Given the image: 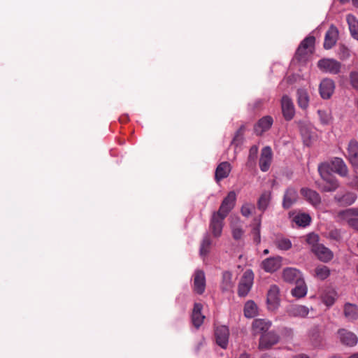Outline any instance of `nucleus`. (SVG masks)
Here are the masks:
<instances>
[{
	"label": "nucleus",
	"instance_id": "1",
	"mask_svg": "<svg viewBox=\"0 0 358 358\" xmlns=\"http://www.w3.org/2000/svg\"><path fill=\"white\" fill-rule=\"evenodd\" d=\"M329 166L327 164H320L318 166V171L326 182V185L322 187L324 192H333L335 191L339 186L338 182L336 178L328 172Z\"/></svg>",
	"mask_w": 358,
	"mask_h": 358
},
{
	"label": "nucleus",
	"instance_id": "2",
	"mask_svg": "<svg viewBox=\"0 0 358 358\" xmlns=\"http://www.w3.org/2000/svg\"><path fill=\"white\" fill-rule=\"evenodd\" d=\"M321 164H327L329 166V173L333 171L341 177H346L348 174L347 165L341 158L334 157L329 162H324Z\"/></svg>",
	"mask_w": 358,
	"mask_h": 358
},
{
	"label": "nucleus",
	"instance_id": "3",
	"mask_svg": "<svg viewBox=\"0 0 358 358\" xmlns=\"http://www.w3.org/2000/svg\"><path fill=\"white\" fill-rule=\"evenodd\" d=\"M254 279V274L252 271H246L239 282L238 293L240 296H246L250 292Z\"/></svg>",
	"mask_w": 358,
	"mask_h": 358
},
{
	"label": "nucleus",
	"instance_id": "4",
	"mask_svg": "<svg viewBox=\"0 0 358 358\" xmlns=\"http://www.w3.org/2000/svg\"><path fill=\"white\" fill-rule=\"evenodd\" d=\"M236 194L234 191L229 192L227 196L223 199L221 206L217 213L226 217L229 212L234 208L236 203Z\"/></svg>",
	"mask_w": 358,
	"mask_h": 358
},
{
	"label": "nucleus",
	"instance_id": "5",
	"mask_svg": "<svg viewBox=\"0 0 358 358\" xmlns=\"http://www.w3.org/2000/svg\"><path fill=\"white\" fill-rule=\"evenodd\" d=\"M317 66L323 72L337 74L340 72L341 63L333 59H322L318 61Z\"/></svg>",
	"mask_w": 358,
	"mask_h": 358
},
{
	"label": "nucleus",
	"instance_id": "6",
	"mask_svg": "<svg viewBox=\"0 0 358 358\" xmlns=\"http://www.w3.org/2000/svg\"><path fill=\"white\" fill-rule=\"evenodd\" d=\"M279 339V336L273 331L264 334L259 338V349L262 350L270 349L278 343Z\"/></svg>",
	"mask_w": 358,
	"mask_h": 358
},
{
	"label": "nucleus",
	"instance_id": "7",
	"mask_svg": "<svg viewBox=\"0 0 358 358\" xmlns=\"http://www.w3.org/2000/svg\"><path fill=\"white\" fill-rule=\"evenodd\" d=\"M225 217L214 212L212 215L209 229L214 237H219L222 234L223 228V222Z\"/></svg>",
	"mask_w": 358,
	"mask_h": 358
},
{
	"label": "nucleus",
	"instance_id": "8",
	"mask_svg": "<svg viewBox=\"0 0 358 358\" xmlns=\"http://www.w3.org/2000/svg\"><path fill=\"white\" fill-rule=\"evenodd\" d=\"M229 331L226 326H219L215 329V337L216 343L223 349H226L228 345Z\"/></svg>",
	"mask_w": 358,
	"mask_h": 358
},
{
	"label": "nucleus",
	"instance_id": "9",
	"mask_svg": "<svg viewBox=\"0 0 358 358\" xmlns=\"http://www.w3.org/2000/svg\"><path fill=\"white\" fill-rule=\"evenodd\" d=\"M281 108L284 118L287 121L293 119L295 109L292 99L287 95H284L281 99Z\"/></svg>",
	"mask_w": 358,
	"mask_h": 358
},
{
	"label": "nucleus",
	"instance_id": "10",
	"mask_svg": "<svg viewBox=\"0 0 358 358\" xmlns=\"http://www.w3.org/2000/svg\"><path fill=\"white\" fill-rule=\"evenodd\" d=\"M279 287L276 285H271L267 293V303L268 309L275 310L280 304Z\"/></svg>",
	"mask_w": 358,
	"mask_h": 358
},
{
	"label": "nucleus",
	"instance_id": "11",
	"mask_svg": "<svg viewBox=\"0 0 358 358\" xmlns=\"http://www.w3.org/2000/svg\"><path fill=\"white\" fill-rule=\"evenodd\" d=\"M337 334L338 338L343 345L352 347L355 345L357 343L358 338L352 331L345 329H340Z\"/></svg>",
	"mask_w": 358,
	"mask_h": 358
},
{
	"label": "nucleus",
	"instance_id": "12",
	"mask_svg": "<svg viewBox=\"0 0 358 358\" xmlns=\"http://www.w3.org/2000/svg\"><path fill=\"white\" fill-rule=\"evenodd\" d=\"M335 88L334 82L329 78H325L320 83L319 87L320 94L322 99H329Z\"/></svg>",
	"mask_w": 358,
	"mask_h": 358
},
{
	"label": "nucleus",
	"instance_id": "13",
	"mask_svg": "<svg viewBox=\"0 0 358 358\" xmlns=\"http://www.w3.org/2000/svg\"><path fill=\"white\" fill-rule=\"evenodd\" d=\"M338 37V29L334 26L331 25L325 34L324 41V48L326 50L331 49L333 46L335 45Z\"/></svg>",
	"mask_w": 358,
	"mask_h": 358
},
{
	"label": "nucleus",
	"instance_id": "14",
	"mask_svg": "<svg viewBox=\"0 0 358 358\" xmlns=\"http://www.w3.org/2000/svg\"><path fill=\"white\" fill-rule=\"evenodd\" d=\"M282 257H274L264 259L262 262V268L268 273L276 271L281 266Z\"/></svg>",
	"mask_w": 358,
	"mask_h": 358
},
{
	"label": "nucleus",
	"instance_id": "15",
	"mask_svg": "<svg viewBox=\"0 0 358 358\" xmlns=\"http://www.w3.org/2000/svg\"><path fill=\"white\" fill-rule=\"evenodd\" d=\"M206 288V278L204 272L197 270L194 274V290L198 294H202Z\"/></svg>",
	"mask_w": 358,
	"mask_h": 358
},
{
	"label": "nucleus",
	"instance_id": "16",
	"mask_svg": "<svg viewBox=\"0 0 358 358\" xmlns=\"http://www.w3.org/2000/svg\"><path fill=\"white\" fill-rule=\"evenodd\" d=\"M272 160V150L270 147L266 146L262 150L259 159V168L262 171L266 172L269 169Z\"/></svg>",
	"mask_w": 358,
	"mask_h": 358
},
{
	"label": "nucleus",
	"instance_id": "17",
	"mask_svg": "<svg viewBox=\"0 0 358 358\" xmlns=\"http://www.w3.org/2000/svg\"><path fill=\"white\" fill-rule=\"evenodd\" d=\"M273 120L272 117L266 115L261 118L254 127L255 133L257 136H261L262 134L268 131L272 126Z\"/></svg>",
	"mask_w": 358,
	"mask_h": 358
},
{
	"label": "nucleus",
	"instance_id": "18",
	"mask_svg": "<svg viewBox=\"0 0 358 358\" xmlns=\"http://www.w3.org/2000/svg\"><path fill=\"white\" fill-rule=\"evenodd\" d=\"M312 252L320 261L324 262H327L331 260L334 257L333 252L322 244H319L317 246H315Z\"/></svg>",
	"mask_w": 358,
	"mask_h": 358
},
{
	"label": "nucleus",
	"instance_id": "19",
	"mask_svg": "<svg viewBox=\"0 0 358 358\" xmlns=\"http://www.w3.org/2000/svg\"><path fill=\"white\" fill-rule=\"evenodd\" d=\"M271 321L266 319H255L252 322V328L254 334H264L271 327Z\"/></svg>",
	"mask_w": 358,
	"mask_h": 358
},
{
	"label": "nucleus",
	"instance_id": "20",
	"mask_svg": "<svg viewBox=\"0 0 358 358\" xmlns=\"http://www.w3.org/2000/svg\"><path fill=\"white\" fill-rule=\"evenodd\" d=\"M231 164L227 162H223L218 164L215 169V180L219 182L222 180L227 178L231 172Z\"/></svg>",
	"mask_w": 358,
	"mask_h": 358
},
{
	"label": "nucleus",
	"instance_id": "21",
	"mask_svg": "<svg viewBox=\"0 0 358 358\" xmlns=\"http://www.w3.org/2000/svg\"><path fill=\"white\" fill-rule=\"evenodd\" d=\"M298 199L297 191L292 187H289L285 192L282 201V206L285 209H289Z\"/></svg>",
	"mask_w": 358,
	"mask_h": 358
},
{
	"label": "nucleus",
	"instance_id": "22",
	"mask_svg": "<svg viewBox=\"0 0 358 358\" xmlns=\"http://www.w3.org/2000/svg\"><path fill=\"white\" fill-rule=\"evenodd\" d=\"M203 306L201 303H195L192 313V322L194 327L199 328L203 322L205 316L202 315Z\"/></svg>",
	"mask_w": 358,
	"mask_h": 358
},
{
	"label": "nucleus",
	"instance_id": "23",
	"mask_svg": "<svg viewBox=\"0 0 358 358\" xmlns=\"http://www.w3.org/2000/svg\"><path fill=\"white\" fill-rule=\"evenodd\" d=\"M282 278L287 282H296L302 279L301 272L294 268H286L282 271Z\"/></svg>",
	"mask_w": 358,
	"mask_h": 358
},
{
	"label": "nucleus",
	"instance_id": "24",
	"mask_svg": "<svg viewBox=\"0 0 358 358\" xmlns=\"http://www.w3.org/2000/svg\"><path fill=\"white\" fill-rule=\"evenodd\" d=\"M301 194L307 201L315 206L319 205L321 202L320 194L313 189L308 188H302L301 189Z\"/></svg>",
	"mask_w": 358,
	"mask_h": 358
},
{
	"label": "nucleus",
	"instance_id": "25",
	"mask_svg": "<svg viewBox=\"0 0 358 358\" xmlns=\"http://www.w3.org/2000/svg\"><path fill=\"white\" fill-rule=\"evenodd\" d=\"M343 314L348 321L358 320V306L356 304L346 303L343 306Z\"/></svg>",
	"mask_w": 358,
	"mask_h": 358
},
{
	"label": "nucleus",
	"instance_id": "26",
	"mask_svg": "<svg viewBox=\"0 0 358 358\" xmlns=\"http://www.w3.org/2000/svg\"><path fill=\"white\" fill-rule=\"evenodd\" d=\"M356 215L355 208H348L338 212L337 215L338 222H347L349 226L352 227V222L357 220V218L354 217Z\"/></svg>",
	"mask_w": 358,
	"mask_h": 358
},
{
	"label": "nucleus",
	"instance_id": "27",
	"mask_svg": "<svg viewBox=\"0 0 358 358\" xmlns=\"http://www.w3.org/2000/svg\"><path fill=\"white\" fill-rule=\"evenodd\" d=\"M348 157L354 165H358V142L350 141L348 147Z\"/></svg>",
	"mask_w": 358,
	"mask_h": 358
},
{
	"label": "nucleus",
	"instance_id": "28",
	"mask_svg": "<svg viewBox=\"0 0 358 358\" xmlns=\"http://www.w3.org/2000/svg\"><path fill=\"white\" fill-rule=\"evenodd\" d=\"M334 199L341 206H350L355 201L357 196L355 193L347 192L343 195L337 194Z\"/></svg>",
	"mask_w": 358,
	"mask_h": 358
},
{
	"label": "nucleus",
	"instance_id": "29",
	"mask_svg": "<svg viewBox=\"0 0 358 358\" xmlns=\"http://www.w3.org/2000/svg\"><path fill=\"white\" fill-rule=\"evenodd\" d=\"M288 313L294 317H306L309 313V309L305 306L293 305L288 309Z\"/></svg>",
	"mask_w": 358,
	"mask_h": 358
},
{
	"label": "nucleus",
	"instance_id": "30",
	"mask_svg": "<svg viewBox=\"0 0 358 358\" xmlns=\"http://www.w3.org/2000/svg\"><path fill=\"white\" fill-rule=\"evenodd\" d=\"M310 339L313 345L315 348L322 345L324 338L318 327H315L310 330Z\"/></svg>",
	"mask_w": 358,
	"mask_h": 358
},
{
	"label": "nucleus",
	"instance_id": "31",
	"mask_svg": "<svg viewBox=\"0 0 358 358\" xmlns=\"http://www.w3.org/2000/svg\"><path fill=\"white\" fill-rule=\"evenodd\" d=\"M298 106L302 109H306L309 106V96L304 89H299L296 92Z\"/></svg>",
	"mask_w": 358,
	"mask_h": 358
},
{
	"label": "nucleus",
	"instance_id": "32",
	"mask_svg": "<svg viewBox=\"0 0 358 358\" xmlns=\"http://www.w3.org/2000/svg\"><path fill=\"white\" fill-rule=\"evenodd\" d=\"M296 283V286L292 290V294L297 298H301L306 296L307 293V287L305 284V282L303 279L299 281H297Z\"/></svg>",
	"mask_w": 358,
	"mask_h": 358
},
{
	"label": "nucleus",
	"instance_id": "33",
	"mask_svg": "<svg viewBox=\"0 0 358 358\" xmlns=\"http://www.w3.org/2000/svg\"><path fill=\"white\" fill-rule=\"evenodd\" d=\"M347 22L352 36L358 41V21L353 15H348L347 16Z\"/></svg>",
	"mask_w": 358,
	"mask_h": 358
},
{
	"label": "nucleus",
	"instance_id": "34",
	"mask_svg": "<svg viewBox=\"0 0 358 358\" xmlns=\"http://www.w3.org/2000/svg\"><path fill=\"white\" fill-rule=\"evenodd\" d=\"M234 286L232 281V273L229 271H224L222 273V280L221 283V288L223 291H229Z\"/></svg>",
	"mask_w": 358,
	"mask_h": 358
},
{
	"label": "nucleus",
	"instance_id": "35",
	"mask_svg": "<svg viewBox=\"0 0 358 358\" xmlns=\"http://www.w3.org/2000/svg\"><path fill=\"white\" fill-rule=\"evenodd\" d=\"M211 245V240L208 234H206L203 237L199 250L200 256L205 257L209 253Z\"/></svg>",
	"mask_w": 358,
	"mask_h": 358
},
{
	"label": "nucleus",
	"instance_id": "36",
	"mask_svg": "<svg viewBox=\"0 0 358 358\" xmlns=\"http://www.w3.org/2000/svg\"><path fill=\"white\" fill-rule=\"evenodd\" d=\"M254 227L252 229L253 241L256 244H259L261 241L260 227H261V216L254 219Z\"/></svg>",
	"mask_w": 358,
	"mask_h": 358
},
{
	"label": "nucleus",
	"instance_id": "37",
	"mask_svg": "<svg viewBox=\"0 0 358 358\" xmlns=\"http://www.w3.org/2000/svg\"><path fill=\"white\" fill-rule=\"evenodd\" d=\"M271 200V193L268 192H264L260 196L258 202L257 207L259 210L264 211L269 205Z\"/></svg>",
	"mask_w": 358,
	"mask_h": 358
},
{
	"label": "nucleus",
	"instance_id": "38",
	"mask_svg": "<svg viewBox=\"0 0 358 358\" xmlns=\"http://www.w3.org/2000/svg\"><path fill=\"white\" fill-rule=\"evenodd\" d=\"M257 307L252 301H248L244 306V315L246 317L252 318L257 315Z\"/></svg>",
	"mask_w": 358,
	"mask_h": 358
},
{
	"label": "nucleus",
	"instance_id": "39",
	"mask_svg": "<svg viewBox=\"0 0 358 358\" xmlns=\"http://www.w3.org/2000/svg\"><path fill=\"white\" fill-rule=\"evenodd\" d=\"M337 293L336 291L331 289L327 291L322 295V302L328 307L331 306L336 301Z\"/></svg>",
	"mask_w": 358,
	"mask_h": 358
},
{
	"label": "nucleus",
	"instance_id": "40",
	"mask_svg": "<svg viewBox=\"0 0 358 358\" xmlns=\"http://www.w3.org/2000/svg\"><path fill=\"white\" fill-rule=\"evenodd\" d=\"M275 246L281 250H288L292 248V242L289 238L280 236L277 237L275 241Z\"/></svg>",
	"mask_w": 358,
	"mask_h": 358
},
{
	"label": "nucleus",
	"instance_id": "41",
	"mask_svg": "<svg viewBox=\"0 0 358 358\" xmlns=\"http://www.w3.org/2000/svg\"><path fill=\"white\" fill-rule=\"evenodd\" d=\"M306 242V243L310 246L311 251L313 250L315 246H317L320 243L319 240V236L314 233H310L307 234L306 236L303 237Z\"/></svg>",
	"mask_w": 358,
	"mask_h": 358
},
{
	"label": "nucleus",
	"instance_id": "42",
	"mask_svg": "<svg viewBox=\"0 0 358 358\" xmlns=\"http://www.w3.org/2000/svg\"><path fill=\"white\" fill-rule=\"evenodd\" d=\"M315 275L320 280H324L330 275V270L324 265L318 266L315 269Z\"/></svg>",
	"mask_w": 358,
	"mask_h": 358
},
{
	"label": "nucleus",
	"instance_id": "43",
	"mask_svg": "<svg viewBox=\"0 0 358 358\" xmlns=\"http://www.w3.org/2000/svg\"><path fill=\"white\" fill-rule=\"evenodd\" d=\"M315 38L313 36L306 37L300 43V50L306 49L310 52H313V48L315 45Z\"/></svg>",
	"mask_w": 358,
	"mask_h": 358
},
{
	"label": "nucleus",
	"instance_id": "44",
	"mask_svg": "<svg viewBox=\"0 0 358 358\" xmlns=\"http://www.w3.org/2000/svg\"><path fill=\"white\" fill-rule=\"evenodd\" d=\"M294 220L297 225L306 227L310 224L311 218L309 215L302 213L295 216Z\"/></svg>",
	"mask_w": 358,
	"mask_h": 358
},
{
	"label": "nucleus",
	"instance_id": "45",
	"mask_svg": "<svg viewBox=\"0 0 358 358\" xmlns=\"http://www.w3.org/2000/svg\"><path fill=\"white\" fill-rule=\"evenodd\" d=\"M311 53V52L306 49H301L300 51V46H299L295 53V58L299 62H304L306 60L308 56Z\"/></svg>",
	"mask_w": 358,
	"mask_h": 358
},
{
	"label": "nucleus",
	"instance_id": "46",
	"mask_svg": "<svg viewBox=\"0 0 358 358\" xmlns=\"http://www.w3.org/2000/svg\"><path fill=\"white\" fill-rule=\"evenodd\" d=\"M317 113L322 124H328L331 122V117L329 113L325 110H318Z\"/></svg>",
	"mask_w": 358,
	"mask_h": 358
},
{
	"label": "nucleus",
	"instance_id": "47",
	"mask_svg": "<svg viewBox=\"0 0 358 358\" xmlns=\"http://www.w3.org/2000/svg\"><path fill=\"white\" fill-rule=\"evenodd\" d=\"M254 209V206L250 203H245L243 205L241 212V214L245 217H249L251 213L252 210Z\"/></svg>",
	"mask_w": 358,
	"mask_h": 358
},
{
	"label": "nucleus",
	"instance_id": "48",
	"mask_svg": "<svg viewBox=\"0 0 358 358\" xmlns=\"http://www.w3.org/2000/svg\"><path fill=\"white\" fill-rule=\"evenodd\" d=\"M328 237L332 240L340 241L341 238V231L337 229H331L328 232Z\"/></svg>",
	"mask_w": 358,
	"mask_h": 358
},
{
	"label": "nucleus",
	"instance_id": "49",
	"mask_svg": "<svg viewBox=\"0 0 358 358\" xmlns=\"http://www.w3.org/2000/svg\"><path fill=\"white\" fill-rule=\"evenodd\" d=\"M350 80L353 88L358 90V72L352 71L350 74Z\"/></svg>",
	"mask_w": 358,
	"mask_h": 358
},
{
	"label": "nucleus",
	"instance_id": "50",
	"mask_svg": "<svg viewBox=\"0 0 358 358\" xmlns=\"http://www.w3.org/2000/svg\"><path fill=\"white\" fill-rule=\"evenodd\" d=\"M339 55L341 59H345L350 56L349 50L345 47L344 45H341L339 47Z\"/></svg>",
	"mask_w": 358,
	"mask_h": 358
},
{
	"label": "nucleus",
	"instance_id": "51",
	"mask_svg": "<svg viewBox=\"0 0 358 358\" xmlns=\"http://www.w3.org/2000/svg\"><path fill=\"white\" fill-rule=\"evenodd\" d=\"M243 234V231L241 227H236L232 229V236L233 238L236 240H239L241 238Z\"/></svg>",
	"mask_w": 358,
	"mask_h": 358
},
{
	"label": "nucleus",
	"instance_id": "52",
	"mask_svg": "<svg viewBox=\"0 0 358 358\" xmlns=\"http://www.w3.org/2000/svg\"><path fill=\"white\" fill-rule=\"evenodd\" d=\"M258 149L256 146H252L250 149V153L248 156V162L254 161L257 154Z\"/></svg>",
	"mask_w": 358,
	"mask_h": 358
},
{
	"label": "nucleus",
	"instance_id": "53",
	"mask_svg": "<svg viewBox=\"0 0 358 358\" xmlns=\"http://www.w3.org/2000/svg\"><path fill=\"white\" fill-rule=\"evenodd\" d=\"M292 358H310V357L305 353H299L294 355L292 357Z\"/></svg>",
	"mask_w": 358,
	"mask_h": 358
},
{
	"label": "nucleus",
	"instance_id": "54",
	"mask_svg": "<svg viewBox=\"0 0 358 358\" xmlns=\"http://www.w3.org/2000/svg\"><path fill=\"white\" fill-rule=\"evenodd\" d=\"M262 104H263V102L262 100H260V99L257 100L254 103V108H255V109L259 108Z\"/></svg>",
	"mask_w": 358,
	"mask_h": 358
},
{
	"label": "nucleus",
	"instance_id": "55",
	"mask_svg": "<svg viewBox=\"0 0 358 358\" xmlns=\"http://www.w3.org/2000/svg\"><path fill=\"white\" fill-rule=\"evenodd\" d=\"M352 227L358 231V218L357 220H353L352 222Z\"/></svg>",
	"mask_w": 358,
	"mask_h": 358
},
{
	"label": "nucleus",
	"instance_id": "56",
	"mask_svg": "<svg viewBox=\"0 0 358 358\" xmlns=\"http://www.w3.org/2000/svg\"><path fill=\"white\" fill-rule=\"evenodd\" d=\"M238 358H250V356L248 354L244 352L241 354Z\"/></svg>",
	"mask_w": 358,
	"mask_h": 358
},
{
	"label": "nucleus",
	"instance_id": "57",
	"mask_svg": "<svg viewBox=\"0 0 358 358\" xmlns=\"http://www.w3.org/2000/svg\"><path fill=\"white\" fill-rule=\"evenodd\" d=\"M348 358H358V353H355L351 356L348 357Z\"/></svg>",
	"mask_w": 358,
	"mask_h": 358
},
{
	"label": "nucleus",
	"instance_id": "58",
	"mask_svg": "<svg viewBox=\"0 0 358 358\" xmlns=\"http://www.w3.org/2000/svg\"><path fill=\"white\" fill-rule=\"evenodd\" d=\"M353 5L358 8V0H352Z\"/></svg>",
	"mask_w": 358,
	"mask_h": 358
},
{
	"label": "nucleus",
	"instance_id": "59",
	"mask_svg": "<svg viewBox=\"0 0 358 358\" xmlns=\"http://www.w3.org/2000/svg\"><path fill=\"white\" fill-rule=\"evenodd\" d=\"M329 358H342L341 355H333L331 356V357Z\"/></svg>",
	"mask_w": 358,
	"mask_h": 358
},
{
	"label": "nucleus",
	"instance_id": "60",
	"mask_svg": "<svg viewBox=\"0 0 358 358\" xmlns=\"http://www.w3.org/2000/svg\"><path fill=\"white\" fill-rule=\"evenodd\" d=\"M268 252H269V251H268V249H265V250H264L263 253H264V255H266V254H268Z\"/></svg>",
	"mask_w": 358,
	"mask_h": 358
},
{
	"label": "nucleus",
	"instance_id": "61",
	"mask_svg": "<svg viewBox=\"0 0 358 358\" xmlns=\"http://www.w3.org/2000/svg\"><path fill=\"white\" fill-rule=\"evenodd\" d=\"M355 209L356 215L358 216V208H355Z\"/></svg>",
	"mask_w": 358,
	"mask_h": 358
},
{
	"label": "nucleus",
	"instance_id": "62",
	"mask_svg": "<svg viewBox=\"0 0 358 358\" xmlns=\"http://www.w3.org/2000/svg\"><path fill=\"white\" fill-rule=\"evenodd\" d=\"M266 357H268V355H266V354L264 355L262 358H265Z\"/></svg>",
	"mask_w": 358,
	"mask_h": 358
},
{
	"label": "nucleus",
	"instance_id": "63",
	"mask_svg": "<svg viewBox=\"0 0 358 358\" xmlns=\"http://www.w3.org/2000/svg\"><path fill=\"white\" fill-rule=\"evenodd\" d=\"M348 0H341V2L344 3L345 1H347Z\"/></svg>",
	"mask_w": 358,
	"mask_h": 358
},
{
	"label": "nucleus",
	"instance_id": "64",
	"mask_svg": "<svg viewBox=\"0 0 358 358\" xmlns=\"http://www.w3.org/2000/svg\"><path fill=\"white\" fill-rule=\"evenodd\" d=\"M357 189H358V182H357Z\"/></svg>",
	"mask_w": 358,
	"mask_h": 358
}]
</instances>
